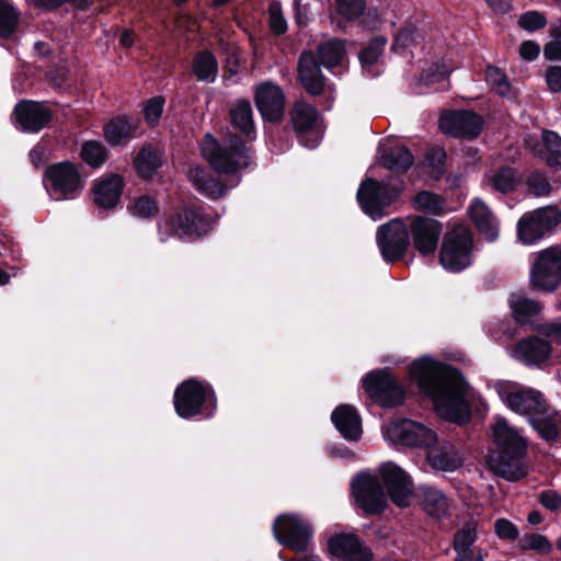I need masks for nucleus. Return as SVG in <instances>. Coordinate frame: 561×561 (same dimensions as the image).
Masks as SVG:
<instances>
[{
    "mask_svg": "<svg viewBox=\"0 0 561 561\" xmlns=\"http://www.w3.org/2000/svg\"><path fill=\"white\" fill-rule=\"evenodd\" d=\"M410 377L442 419L458 424L469 421L468 385L458 370L425 356L411 364Z\"/></svg>",
    "mask_w": 561,
    "mask_h": 561,
    "instance_id": "obj_1",
    "label": "nucleus"
},
{
    "mask_svg": "<svg viewBox=\"0 0 561 561\" xmlns=\"http://www.w3.org/2000/svg\"><path fill=\"white\" fill-rule=\"evenodd\" d=\"M492 434L499 450L489 457L490 469L507 481L523 479L527 474L524 462L527 454L526 437L501 415L494 416Z\"/></svg>",
    "mask_w": 561,
    "mask_h": 561,
    "instance_id": "obj_2",
    "label": "nucleus"
},
{
    "mask_svg": "<svg viewBox=\"0 0 561 561\" xmlns=\"http://www.w3.org/2000/svg\"><path fill=\"white\" fill-rule=\"evenodd\" d=\"M201 152L209 165L218 173L234 175L250 165L249 149L240 136L231 134L220 145L207 134L201 142Z\"/></svg>",
    "mask_w": 561,
    "mask_h": 561,
    "instance_id": "obj_3",
    "label": "nucleus"
},
{
    "mask_svg": "<svg viewBox=\"0 0 561 561\" xmlns=\"http://www.w3.org/2000/svg\"><path fill=\"white\" fill-rule=\"evenodd\" d=\"M472 236L469 229L458 225L449 230L439 251V263L448 272L458 273L472 263Z\"/></svg>",
    "mask_w": 561,
    "mask_h": 561,
    "instance_id": "obj_4",
    "label": "nucleus"
},
{
    "mask_svg": "<svg viewBox=\"0 0 561 561\" xmlns=\"http://www.w3.org/2000/svg\"><path fill=\"white\" fill-rule=\"evenodd\" d=\"M174 408L179 416L190 419L216 408L214 390L208 383L190 379L182 382L174 393ZM211 412H208L210 415Z\"/></svg>",
    "mask_w": 561,
    "mask_h": 561,
    "instance_id": "obj_5",
    "label": "nucleus"
},
{
    "mask_svg": "<svg viewBox=\"0 0 561 561\" xmlns=\"http://www.w3.org/2000/svg\"><path fill=\"white\" fill-rule=\"evenodd\" d=\"M495 390L504 403L515 413L529 419L546 412L547 402L541 392L508 381H499Z\"/></svg>",
    "mask_w": 561,
    "mask_h": 561,
    "instance_id": "obj_6",
    "label": "nucleus"
},
{
    "mask_svg": "<svg viewBox=\"0 0 561 561\" xmlns=\"http://www.w3.org/2000/svg\"><path fill=\"white\" fill-rule=\"evenodd\" d=\"M561 221V211L554 206L527 213L517 222L518 240L530 245L545 238Z\"/></svg>",
    "mask_w": 561,
    "mask_h": 561,
    "instance_id": "obj_7",
    "label": "nucleus"
},
{
    "mask_svg": "<svg viewBox=\"0 0 561 561\" xmlns=\"http://www.w3.org/2000/svg\"><path fill=\"white\" fill-rule=\"evenodd\" d=\"M400 190L374 179H366L357 192L363 211L374 220L388 214L387 208L397 199Z\"/></svg>",
    "mask_w": 561,
    "mask_h": 561,
    "instance_id": "obj_8",
    "label": "nucleus"
},
{
    "mask_svg": "<svg viewBox=\"0 0 561 561\" xmlns=\"http://www.w3.org/2000/svg\"><path fill=\"white\" fill-rule=\"evenodd\" d=\"M382 434L385 439L403 446L426 448L437 440V434L432 428L409 419L389 422Z\"/></svg>",
    "mask_w": 561,
    "mask_h": 561,
    "instance_id": "obj_9",
    "label": "nucleus"
},
{
    "mask_svg": "<svg viewBox=\"0 0 561 561\" xmlns=\"http://www.w3.org/2000/svg\"><path fill=\"white\" fill-rule=\"evenodd\" d=\"M531 285L542 291L551 293L561 284V249L547 248L537 253L530 268Z\"/></svg>",
    "mask_w": 561,
    "mask_h": 561,
    "instance_id": "obj_10",
    "label": "nucleus"
},
{
    "mask_svg": "<svg viewBox=\"0 0 561 561\" xmlns=\"http://www.w3.org/2000/svg\"><path fill=\"white\" fill-rule=\"evenodd\" d=\"M44 186L55 201L72 197L83 186L77 168L70 162L55 163L46 169Z\"/></svg>",
    "mask_w": 561,
    "mask_h": 561,
    "instance_id": "obj_11",
    "label": "nucleus"
},
{
    "mask_svg": "<svg viewBox=\"0 0 561 561\" xmlns=\"http://www.w3.org/2000/svg\"><path fill=\"white\" fill-rule=\"evenodd\" d=\"M275 539L296 552L308 550L312 527L308 520L294 515H282L273 524Z\"/></svg>",
    "mask_w": 561,
    "mask_h": 561,
    "instance_id": "obj_12",
    "label": "nucleus"
},
{
    "mask_svg": "<svg viewBox=\"0 0 561 561\" xmlns=\"http://www.w3.org/2000/svg\"><path fill=\"white\" fill-rule=\"evenodd\" d=\"M210 228V222L202 209H186L183 213H176L159 222L158 229L160 238L176 236L180 238L202 236Z\"/></svg>",
    "mask_w": 561,
    "mask_h": 561,
    "instance_id": "obj_13",
    "label": "nucleus"
},
{
    "mask_svg": "<svg viewBox=\"0 0 561 561\" xmlns=\"http://www.w3.org/2000/svg\"><path fill=\"white\" fill-rule=\"evenodd\" d=\"M363 387L367 394L382 407L392 408L404 401L402 387L385 370L368 374L363 381Z\"/></svg>",
    "mask_w": 561,
    "mask_h": 561,
    "instance_id": "obj_14",
    "label": "nucleus"
},
{
    "mask_svg": "<svg viewBox=\"0 0 561 561\" xmlns=\"http://www.w3.org/2000/svg\"><path fill=\"white\" fill-rule=\"evenodd\" d=\"M377 244L383 260L393 262L403 256L409 245V231L400 219H392L380 226L377 231Z\"/></svg>",
    "mask_w": 561,
    "mask_h": 561,
    "instance_id": "obj_15",
    "label": "nucleus"
},
{
    "mask_svg": "<svg viewBox=\"0 0 561 561\" xmlns=\"http://www.w3.org/2000/svg\"><path fill=\"white\" fill-rule=\"evenodd\" d=\"M352 492L357 505L367 514L381 512L386 496L376 476L362 472L352 482Z\"/></svg>",
    "mask_w": 561,
    "mask_h": 561,
    "instance_id": "obj_16",
    "label": "nucleus"
},
{
    "mask_svg": "<svg viewBox=\"0 0 561 561\" xmlns=\"http://www.w3.org/2000/svg\"><path fill=\"white\" fill-rule=\"evenodd\" d=\"M379 473L391 501L400 507L409 506L413 495L411 477L392 461L381 463Z\"/></svg>",
    "mask_w": 561,
    "mask_h": 561,
    "instance_id": "obj_17",
    "label": "nucleus"
},
{
    "mask_svg": "<svg viewBox=\"0 0 561 561\" xmlns=\"http://www.w3.org/2000/svg\"><path fill=\"white\" fill-rule=\"evenodd\" d=\"M440 130L456 138H474L482 129V118L471 111H450L439 118Z\"/></svg>",
    "mask_w": 561,
    "mask_h": 561,
    "instance_id": "obj_18",
    "label": "nucleus"
},
{
    "mask_svg": "<svg viewBox=\"0 0 561 561\" xmlns=\"http://www.w3.org/2000/svg\"><path fill=\"white\" fill-rule=\"evenodd\" d=\"M318 116V111L305 102H297L291 112V121L296 131L300 134V142L310 149L316 148L321 140Z\"/></svg>",
    "mask_w": 561,
    "mask_h": 561,
    "instance_id": "obj_19",
    "label": "nucleus"
},
{
    "mask_svg": "<svg viewBox=\"0 0 561 561\" xmlns=\"http://www.w3.org/2000/svg\"><path fill=\"white\" fill-rule=\"evenodd\" d=\"M330 556L337 561H370L373 553L353 534H335L328 541Z\"/></svg>",
    "mask_w": 561,
    "mask_h": 561,
    "instance_id": "obj_20",
    "label": "nucleus"
},
{
    "mask_svg": "<svg viewBox=\"0 0 561 561\" xmlns=\"http://www.w3.org/2000/svg\"><path fill=\"white\" fill-rule=\"evenodd\" d=\"M14 114L22 130L28 133H38L53 117L51 111L45 103L28 100L19 102Z\"/></svg>",
    "mask_w": 561,
    "mask_h": 561,
    "instance_id": "obj_21",
    "label": "nucleus"
},
{
    "mask_svg": "<svg viewBox=\"0 0 561 561\" xmlns=\"http://www.w3.org/2000/svg\"><path fill=\"white\" fill-rule=\"evenodd\" d=\"M410 229L416 251L423 255L434 253L442 233V225L432 218L415 217Z\"/></svg>",
    "mask_w": 561,
    "mask_h": 561,
    "instance_id": "obj_22",
    "label": "nucleus"
},
{
    "mask_svg": "<svg viewBox=\"0 0 561 561\" xmlns=\"http://www.w3.org/2000/svg\"><path fill=\"white\" fill-rule=\"evenodd\" d=\"M416 496L422 510L433 519L442 520L450 516L454 501L442 490L433 485H421Z\"/></svg>",
    "mask_w": 561,
    "mask_h": 561,
    "instance_id": "obj_23",
    "label": "nucleus"
},
{
    "mask_svg": "<svg viewBox=\"0 0 561 561\" xmlns=\"http://www.w3.org/2000/svg\"><path fill=\"white\" fill-rule=\"evenodd\" d=\"M426 460L432 469L443 472H454L463 462L462 455L457 447L448 440H439L427 446Z\"/></svg>",
    "mask_w": 561,
    "mask_h": 561,
    "instance_id": "obj_24",
    "label": "nucleus"
},
{
    "mask_svg": "<svg viewBox=\"0 0 561 561\" xmlns=\"http://www.w3.org/2000/svg\"><path fill=\"white\" fill-rule=\"evenodd\" d=\"M255 103L263 118L267 121H278L284 114L285 98L283 91L271 82L257 87Z\"/></svg>",
    "mask_w": 561,
    "mask_h": 561,
    "instance_id": "obj_25",
    "label": "nucleus"
},
{
    "mask_svg": "<svg viewBox=\"0 0 561 561\" xmlns=\"http://www.w3.org/2000/svg\"><path fill=\"white\" fill-rule=\"evenodd\" d=\"M331 420L345 439L358 440L362 437V419L352 405L341 404L337 407L332 412Z\"/></svg>",
    "mask_w": 561,
    "mask_h": 561,
    "instance_id": "obj_26",
    "label": "nucleus"
},
{
    "mask_svg": "<svg viewBox=\"0 0 561 561\" xmlns=\"http://www.w3.org/2000/svg\"><path fill=\"white\" fill-rule=\"evenodd\" d=\"M551 346L538 337H528L519 342L512 351V355L526 365H540L549 358Z\"/></svg>",
    "mask_w": 561,
    "mask_h": 561,
    "instance_id": "obj_27",
    "label": "nucleus"
},
{
    "mask_svg": "<svg viewBox=\"0 0 561 561\" xmlns=\"http://www.w3.org/2000/svg\"><path fill=\"white\" fill-rule=\"evenodd\" d=\"M299 78L304 88L313 95L322 92L324 82L320 66L311 51L301 54L298 64Z\"/></svg>",
    "mask_w": 561,
    "mask_h": 561,
    "instance_id": "obj_28",
    "label": "nucleus"
},
{
    "mask_svg": "<svg viewBox=\"0 0 561 561\" xmlns=\"http://www.w3.org/2000/svg\"><path fill=\"white\" fill-rule=\"evenodd\" d=\"M123 185L124 182L119 175H108L100 179L94 184V203L105 209L115 207L121 198Z\"/></svg>",
    "mask_w": 561,
    "mask_h": 561,
    "instance_id": "obj_29",
    "label": "nucleus"
},
{
    "mask_svg": "<svg viewBox=\"0 0 561 561\" xmlns=\"http://www.w3.org/2000/svg\"><path fill=\"white\" fill-rule=\"evenodd\" d=\"M469 214L479 232L488 241L496 240L499 236V222L485 203L479 198L472 201Z\"/></svg>",
    "mask_w": 561,
    "mask_h": 561,
    "instance_id": "obj_30",
    "label": "nucleus"
},
{
    "mask_svg": "<svg viewBox=\"0 0 561 561\" xmlns=\"http://www.w3.org/2000/svg\"><path fill=\"white\" fill-rule=\"evenodd\" d=\"M139 122L131 117H115L104 126L105 140L112 146L124 145L135 137Z\"/></svg>",
    "mask_w": 561,
    "mask_h": 561,
    "instance_id": "obj_31",
    "label": "nucleus"
},
{
    "mask_svg": "<svg viewBox=\"0 0 561 561\" xmlns=\"http://www.w3.org/2000/svg\"><path fill=\"white\" fill-rule=\"evenodd\" d=\"M380 163L392 172H405L414 163V157L404 146L383 148L380 151Z\"/></svg>",
    "mask_w": 561,
    "mask_h": 561,
    "instance_id": "obj_32",
    "label": "nucleus"
},
{
    "mask_svg": "<svg viewBox=\"0 0 561 561\" xmlns=\"http://www.w3.org/2000/svg\"><path fill=\"white\" fill-rule=\"evenodd\" d=\"M529 423L543 439L551 442L559 435L561 415L554 409L546 405V412L538 413L534 417L529 419Z\"/></svg>",
    "mask_w": 561,
    "mask_h": 561,
    "instance_id": "obj_33",
    "label": "nucleus"
},
{
    "mask_svg": "<svg viewBox=\"0 0 561 561\" xmlns=\"http://www.w3.org/2000/svg\"><path fill=\"white\" fill-rule=\"evenodd\" d=\"M188 178L194 187L208 197L218 198L226 192L225 185L201 167H192Z\"/></svg>",
    "mask_w": 561,
    "mask_h": 561,
    "instance_id": "obj_34",
    "label": "nucleus"
},
{
    "mask_svg": "<svg viewBox=\"0 0 561 561\" xmlns=\"http://www.w3.org/2000/svg\"><path fill=\"white\" fill-rule=\"evenodd\" d=\"M510 305L515 320L520 323L530 322L542 309L538 301L522 294H513L510 298Z\"/></svg>",
    "mask_w": 561,
    "mask_h": 561,
    "instance_id": "obj_35",
    "label": "nucleus"
},
{
    "mask_svg": "<svg viewBox=\"0 0 561 561\" xmlns=\"http://www.w3.org/2000/svg\"><path fill=\"white\" fill-rule=\"evenodd\" d=\"M232 125L251 138L254 133L253 111L249 101L240 100L230 110Z\"/></svg>",
    "mask_w": 561,
    "mask_h": 561,
    "instance_id": "obj_36",
    "label": "nucleus"
},
{
    "mask_svg": "<svg viewBox=\"0 0 561 561\" xmlns=\"http://www.w3.org/2000/svg\"><path fill=\"white\" fill-rule=\"evenodd\" d=\"M319 57L327 68L342 66L345 59V44L343 41L330 39L319 46Z\"/></svg>",
    "mask_w": 561,
    "mask_h": 561,
    "instance_id": "obj_37",
    "label": "nucleus"
},
{
    "mask_svg": "<svg viewBox=\"0 0 561 561\" xmlns=\"http://www.w3.org/2000/svg\"><path fill=\"white\" fill-rule=\"evenodd\" d=\"M193 71L198 80L214 82L218 72L215 56L209 51L198 53L193 60Z\"/></svg>",
    "mask_w": 561,
    "mask_h": 561,
    "instance_id": "obj_38",
    "label": "nucleus"
},
{
    "mask_svg": "<svg viewBox=\"0 0 561 561\" xmlns=\"http://www.w3.org/2000/svg\"><path fill=\"white\" fill-rule=\"evenodd\" d=\"M414 206L417 210L440 216L449 210L446 202L437 194L422 191L414 197Z\"/></svg>",
    "mask_w": 561,
    "mask_h": 561,
    "instance_id": "obj_39",
    "label": "nucleus"
},
{
    "mask_svg": "<svg viewBox=\"0 0 561 561\" xmlns=\"http://www.w3.org/2000/svg\"><path fill=\"white\" fill-rule=\"evenodd\" d=\"M518 182L519 178L517 172L512 168L499 169L488 179V184L492 190L503 194L515 190Z\"/></svg>",
    "mask_w": 561,
    "mask_h": 561,
    "instance_id": "obj_40",
    "label": "nucleus"
},
{
    "mask_svg": "<svg viewBox=\"0 0 561 561\" xmlns=\"http://www.w3.org/2000/svg\"><path fill=\"white\" fill-rule=\"evenodd\" d=\"M160 165L159 154L151 147H144L135 158L137 172L144 179L152 176Z\"/></svg>",
    "mask_w": 561,
    "mask_h": 561,
    "instance_id": "obj_41",
    "label": "nucleus"
},
{
    "mask_svg": "<svg viewBox=\"0 0 561 561\" xmlns=\"http://www.w3.org/2000/svg\"><path fill=\"white\" fill-rule=\"evenodd\" d=\"M19 12L9 0H0V36L10 37L18 25Z\"/></svg>",
    "mask_w": 561,
    "mask_h": 561,
    "instance_id": "obj_42",
    "label": "nucleus"
},
{
    "mask_svg": "<svg viewBox=\"0 0 561 561\" xmlns=\"http://www.w3.org/2000/svg\"><path fill=\"white\" fill-rule=\"evenodd\" d=\"M542 140L548 151L546 158L549 167H558L561 169V138L560 136L551 130H545L542 133Z\"/></svg>",
    "mask_w": 561,
    "mask_h": 561,
    "instance_id": "obj_43",
    "label": "nucleus"
},
{
    "mask_svg": "<svg viewBox=\"0 0 561 561\" xmlns=\"http://www.w3.org/2000/svg\"><path fill=\"white\" fill-rule=\"evenodd\" d=\"M81 158L90 167L98 168L105 162L106 150L99 141H85L81 148Z\"/></svg>",
    "mask_w": 561,
    "mask_h": 561,
    "instance_id": "obj_44",
    "label": "nucleus"
},
{
    "mask_svg": "<svg viewBox=\"0 0 561 561\" xmlns=\"http://www.w3.org/2000/svg\"><path fill=\"white\" fill-rule=\"evenodd\" d=\"M478 523L476 520L465 523L454 535L453 548L473 547L478 539Z\"/></svg>",
    "mask_w": 561,
    "mask_h": 561,
    "instance_id": "obj_45",
    "label": "nucleus"
},
{
    "mask_svg": "<svg viewBox=\"0 0 561 561\" xmlns=\"http://www.w3.org/2000/svg\"><path fill=\"white\" fill-rule=\"evenodd\" d=\"M129 213L138 218L148 219L156 216L159 211L157 202L147 195L139 196L128 207Z\"/></svg>",
    "mask_w": 561,
    "mask_h": 561,
    "instance_id": "obj_46",
    "label": "nucleus"
},
{
    "mask_svg": "<svg viewBox=\"0 0 561 561\" xmlns=\"http://www.w3.org/2000/svg\"><path fill=\"white\" fill-rule=\"evenodd\" d=\"M386 45V38L378 36L373 38L369 44L360 51L359 60L363 68L373 66L380 57Z\"/></svg>",
    "mask_w": 561,
    "mask_h": 561,
    "instance_id": "obj_47",
    "label": "nucleus"
},
{
    "mask_svg": "<svg viewBox=\"0 0 561 561\" xmlns=\"http://www.w3.org/2000/svg\"><path fill=\"white\" fill-rule=\"evenodd\" d=\"M519 547L523 550H534L540 554H548L552 550L549 540L539 534L525 535L519 540Z\"/></svg>",
    "mask_w": 561,
    "mask_h": 561,
    "instance_id": "obj_48",
    "label": "nucleus"
},
{
    "mask_svg": "<svg viewBox=\"0 0 561 561\" xmlns=\"http://www.w3.org/2000/svg\"><path fill=\"white\" fill-rule=\"evenodd\" d=\"M485 80L489 87L500 95H506L510 91V84L504 73L496 67L489 66L485 70Z\"/></svg>",
    "mask_w": 561,
    "mask_h": 561,
    "instance_id": "obj_49",
    "label": "nucleus"
},
{
    "mask_svg": "<svg viewBox=\"0 0 561 561\" xmlns=\"http://www.w3.org/2000/svg\"><path fill=\"white\" fill-rule=\"evenodd\" d=\"M336 12L346 20H356L365 10L364 0H335Z\"/></svg>",
    "mask_w": 561,
    "mask_h": 561,
    "instance_id": "obj_50",
    "label": "nucleus"
},
{
    "mask_svg": "<svg viewBox=\"0 0 561 561\" xmlns=\"http://www.w3.org/2000/svg\"><path fill=\"white\" fill-rule=\"evenodd\" d=\"M268 23L271 31L276 35H282L287 31V22L283 15L282 5L276 0L270 2Z\"/></svg>",
    "mask_w": 561,
    "mask_h": 561,
    "instance_id": "obj_51",
    "label": "nucleus"
},
{
    "mask_svg": "<svg viewBox=\"0 0 561 561\" xmlns=\"http://www.w3.org/2000/svg\"><path fill=\"white\" fill-rule=\"evenodd\" d=\"M528 192L535 196H547L551 192V184L545 174L534 172L526 180Z\"/></svg>",
    "mask_w": 561,
    "mask_h": 561,
    "instance_id": "obj_52",
    "label": "nucleus"
},
{
    "mask_svg": "<svg viewBox=\"0 0 561 561\" xmlns=\"http://www.w3.org/2000/svg\"><path fill=\"white\" fill-rule=\"evenodd\" d=\"M546 16L537 11L525 12L518 19V25L528 32H534L536 30L542 28L546 26Z\"/></svg>",
    "mask_w": 561,
    "mask_h": 561,
    "instance_id": "obj_53",
    "label": "nucleus"
},
{
    "mask_svg": "<svg viewBox=\"0 0 561 561\" xmlns=\"http://www.w3.org/2000/svg\"><path fill=\"white\" fill-rule=\"evenodd\" d=\"M164 99L161 96H154L147 101L144 113L146 122L149 125H156L163 112Z\"/></svg>",
    "mask_w": 561,
    "mask_h": 561,
    "instance_id": "obj_54",
    "label": "nucleus"
},
{
    "mask_svg": "<svg viewBox=\"0 0 561 561\" xmlns=\"http://www.w3.org/2000/svg\"><path fill=\"white\" fill-rule=\"evenodd\" d=\"M494 531L501 540H515L519 536L517 526L506 518L495 520Z\"/></svg>",
    "mask_w": 561,
    "mask_h": 561,
    "instance_id": "obj_55",
    "label": "nucleus"
},
{
    "mask_svg": "<svg viewBox=\"0 0 561 561\" xmlns=\"http://www.w3.org/2000/svg\"><path fill=\"white\" fill-rule=\"evenodd\" d=\"M454 550L456 552L454 561H484V553L481 548L473 546Z\"/></svg>",
    "mask_w": 561,
    "mask_h": 561,
    "instance_id": "obj_56",
    "label": "nucleus"
},
{
    "mask_svg": "<svg viewBox=\"0 0 561 561\" xmlns=\"http://www.w3.org/2000/svg\"><path fill=\"white\" fill-rule=\"evenodd\" d=\"M546 83L553 93L561 91V66H550L545 75Z\"/></svg>",
    "mask_w": 561,
    "mask_h": 561,
    "instance_id": "obj_57",
    "label": "nucleus"
},
{
    "mask_svg": "<svg viewBox=\"0 0 561 561\" xmlns=\"http://www.w3.org/2000/svg\"><path fill=\"white\" fill-rule=\"evenodd\" d=\"M540 503L549 511H558L561 507V494L556 491H543L539 495Z\"/></svg>",
    "mask_w": 561,
    "mask_h": 561,
    "instance_id": "obj_58",
    "label": "nucleus"
},
{
    "mask_svg": "<svg viewBox=\"0 0 561 561\" xmlns=\"http://www.w3.org/2000/svg\"><path fill=\"white\" fill-rule=\"evenodd\" d=\"M536 330L547 337L561 341V322L552 321L538 324Z\"/></svg>",
    "mask_w": 561,
    "mask_h": 561,
    "instance_id": "obj_59",
    "label": "nucleus"
},
{
    "mask_svg": "<svg viewBox=\"0 0 561 561\" xmlns=\"http://www.w3.org/2000/svg\"><path fill=\"white\" fill-rule=\"evenodd\" d=\"M427 163L440 173L445 161V151L440 148H433L426 156Z\"/></svg>",
    "mask_w": 561,
    "mask_h": 561,
    "instance_id": "obj_60",
    "label": "nucleus"
},
{
    "mask_svg": "<svg viewBox=\"0 0 561 561\" xmlns=\"http://www.w3.org/2000/svg\"><path fill=\"white\" fill-rule=\"evenodd\" d=\"M539 53L540 46L533 41H525L520 44L519 54L526 60H535L538 57Z\"/></svg>",
    "mask_w": 561,
    "mask_h": 561,
    "instance_id": "obj_61",
    "label": "nucleus"
},
{
    "mask_svg": "<svg viewBox=\"0 0 561 561\" xmlns=\"http://www.w3.org/2000/svg\"><path fill=\"white\" fill-rule=\"evenodd\" d=\"M543 56L548 60H561V42L552 39L543 47Z\"/></svg>",
    "mask_w": 561,
    "mask_h": 561,
    "instance_id": "obj_62",
    "label": "nucleus"
},
{
    "mask_svg": "<svg viewBox=\"0 0 561 561\" xmlns=\"http://www.w3.org/2000/svg\"><path fill=\"white\" fill-rule=\"evenodd\" d=\"M30 160L32 164L35 167H39L42 163H44L47 160V152L46 149L37 145L30 151Z\"/></svg>",
    "mask_w": 561,
    "mask_h": 561,
    "instance_id": "obj_63",
    "label": "nucleus"
},
{
    "mask_svg": "<svg viewBox=\"0 0 561 561\" xmlns=\"http://www.w3.org/2000/svg\"><path fill=\"white\" fill-rule=\"evenodd\" d=\"M135 34L130 30H125L119 37V43L124 47H130L134 44Z\"/></svg>",
    "mask_w": 561,
    "mask_h": 561,
    "instance_id": "obj_64",
    "label": "nucleus"
}]
</instances>
